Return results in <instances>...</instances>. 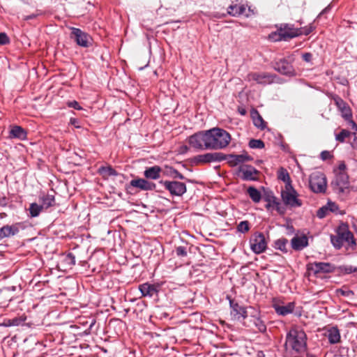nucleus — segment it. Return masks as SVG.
<instances>
[{"label": "nucleus", "mask_w": 357, "mask_h": 357, "mask_svg": "<svg viewBox=\"0 0 357 357\" xmlns=\"http://www.w3.org/2000/svg\"><path fill=\"white\" fill-rule=\"evenodd\" d=\"M230 134L224 129L214 128L198 132L189 137L190 145L199 150H220L226 148L231 142Z\"/></svg>", "instance_id": "1"}, {"label": "nucleus", "mask_w": 357, "mask_h": 357, "mask_svg": "<svg viewBox=\"0 0 357 357\" xmlns=\"http://www.w3.org/2000/svg\"><path fill=\"white\" fill-rule=\"evenodd\" d=\"M307 335L304 331L298 327L294 326L290 328L286 335L284 347H289L296 353H302L307 348Z\"/></svg>", "instance_id": "2"}, {"label": "nucleus", "mask_w": 357, "mask_h": 357, "mask_svg": "<svg viewBox=\"0 0 357 357\" xmlns=\"http://www.w3.org/2000/svg\"><path fill=\"white\" fill-rule=\"evenodd\" d=\"M331 241L337 249H340L342 247L343 242H347L349 245H356L353 234L349 230L347 225L344 224L338 227L336 236H331Z\"/></svg>", "instance_id": "3"}, {"label": "nucleus", "mask_w": 357, "mask_h": 357, "mask_svg": "<svg viewBox=\"0 0 357 357\" xmlns=\"http://www.w3.org/2000/svg\"><path fill=\"white\" fill-rule=\"evenodd\" d=\"M335 178L331 182V186L333 190L341 195H347L349 194V176L347 173H335Z\"/></svg>", "instance_id": "4"}, {"label": "nucleus", "mask_w": 357, "mask_h": 357, "mask_svg": "<svg viewBox=\"0 0 357 357\" xmlns=\"http://www.w3.org/2000/svg\"><path fill=\"white\" fill-rule=\"evenodd\" d=\"M303 32L300 29H296L289 24H285L278 29V32L274 33V36H278L274 38L275 40H288L291 38H295L301 35Z\"/></svg>", "instance_id": "5"}, {"label": "nucleus", "mask_w": 357, "mask_h": 357, "mask_svg": "<svg viewBox=\"0 0 357 357\" xmlns=\"http://www.w3.org/2000/svg\"><path fill=\"white\" fill-rule=\"evenodd\" d=\"M298 192L291 185V188H285L281 192V197L284 204L291 207H300L302 206V201L298 199Z\"/></svg>", "instance_id": "6"}, {"label": "nucleus", "mask_w": 357, "mask_h": 357, "mask_svg": "<svg viewBox=\"0 0 357 357\" xmlns=\"http://www.w3.org/2000/svg\"><path fill=\"white\" fill-rule=\"evenodd\" d=\"M251 250L255 254L264 252L267 248V242L263 233L257 231L254 233L250 239Z\"/></svg>", "instance_id": "7"}, {"label": "nucleus", "mask_w": 357, "mask_h": 357, "mask_svg": "<svg viewBox=\"0 0 357 357\" xmlns=\"http://www.w3.org/2000/svg\"><path fill=\"white\" fill-rule=\"evenodd\" d=\"M70 38L73 39L79 46L89 47L91 45L92 38L90 35L78 28L70 27Z\"/></svg>", "instance_id": "8"}, {"label": "nucleus", "mask_w": 357, "mask_h": 357, "mask_svg": "<svg viewBox=\"0 0 357 357\" xmlns=\"http://www.w3.org/2000/svg\"><path fill=\"white\" fill-rule=\"evenodd\" d=\"M227 158V155L222 153L215 152L197 155L194 158L193 160L196 165H204L213 162H221L226 160Z\"/></svg>", "instance_id": "9"}, {"label": "nucleus", "mask_w": 357, "mask_h": 357, "mask_svg": "<svg viewBox=\"0 0 357 357\" xmlns=\"http://www.w3.org/2000/svg\"><path fill=\"white\" fill-rule=\"evenodd\" d=\"M334 101L338 109L341 112L342 116L349 122L353 129H357L356 123L352 120L351 109L348 104L338 96L334 98Z\"/></svg>", "instance_id": "10"}, {"label": "nucleus", "mask_w": 357, "mask_h": 357, "mask_svg": "<svg viewBox=\"0 0 357 357\" xmlns=\"http://www.w3.org/2000/svg\"><path fill=\"white\" fill-rule=\"evenodd\" d=\"M160 183L163 184L165 189L167 190L172 195L182 196L187 190L185 184L182 182L161 181Z\"/></svg>", "instance_id": "11"}, {"label": "nucleus", "mask_w": 357, "mask_h": 357, "mask_svg": "<svg viewBox=\"0 0 357 357\" xmlns=\"http://www.w3.org/2000/svg\"><path fill=\"white\" fill-rule=\"evenodd\" d=\"M274 68L275 70L284 75H296L295 70L291 63L286 59H282L276 61L274 63Z\"/></svg>", "instance_id": "12"}, {"label": "nucleus", "mask_w": 357, "mask_h": 357, "mask_svg": "<svg viewBox=\"0 0 357 357\" xmlns=\"http://www.w3.org/2000/svg\"><path fill=\"white\" fill-rule=\"evenodd\" d=\"M310 186L316 193L324 192L326 189V179L323 174L315 175L310 180Z\"/></svg>", "instance_id": "13"}, {"label": "nucleus", "mask_w": 357, "mask_h": 357, "mask_svg": "<svg viewBox=\"0 0 357 357\" xmlns=\"http://www.w3.org/2000/svg\"><path fill=\"white\" fill-rule=\"evenodd\" d=\"M247 79L260 84H268L273 82L274 77L268 73H250L247 75Z\"/></svg>", "instance_id": "14"}, {"label": "nucleus", "mask_w": 357, "mask_h": 357, "mask_svg": "<svg viewBox=\"0 0 357 357\" xmlns=\"http://www.w3.org/2000/svg\"><path fill=\"white\" fill-rule=\"evenodd\" d=\"M229 303L231 308V315L234 319L240 321L247 317L248 314L245 307L240 305L238 303H234L232 300H230Z\"/></svg>", "instance_id": "15"}, {"label": "nucleus", "mask_w": 357, "mask_h": 357, "mask_svg": "<svg viewBox=\"0 0 357 357\" xmlns=\"http://www.w3.org/2000/svg\"><path fill=\"white\" fill-rule=\"evenodd\" d=\"M10 139H17L24 140L27 138V132L22 126L11 125L10 126L9 136Z\"/></svg>", "instance_id": "16"}, {"label": "nucleus", "mask_w": 357, "mask_h": 357, "mask_svg": "<svg viewBox=\"0 0 357 357\" xmlns=\"http://www.w3.org/2000/svg\"><path fill=\"white\" fill-rule=\"evenodd\" d=\"M227 158L226 160H228V163L231 167H234L240 163L252 160V157L248 155L246 153L240 155L230 154L227 155Z\"/></svg>", "instance_id": "17"}, {"label": "nucleus", "mask_w": 357, "mask_h": 357, "mask_svg": "<svg viewBox=\"0 0 357 357\" xmlns=\"http://www.w3.org/2000/svg\"><path fill=\"white\" fill-rule=\"evenodd\" d=\"M130 185L142 190H152L155 188V184L144 178L133 179L130 182Z\"/></svg>", "instance_id": "18"}, {"label": "nucleus", "mask_w": 357, "mask_h": 357, "mask_svg": "<svg viewBox=\"0 0 357 357\" xmlns=\"http://www.w3.org/2000/svg\"><path fill=\"white\" fill-rule=\"evenodd\" d=\"M20 225V223H17L12 225H7L0 228V239L15 236L18 234Z\"/></svg>", "instance_id": "19"}, {"label": "nucleus", "mask_w": 357, "mask_h": 357, "mask_svg": "<svg viewBox=\"0 0 357 357\" xmlns=\"http://www.w3.org/2000/svg\"><path fill=\"white\" fill-rule=\"evenodd\" d=\"M310 269L317 274L319 273H331L334 271L335 268L330 263L314 262L311 265Z\"/></svg>", "instance_id": "20"}, {"label": "nucleus", "mask_w": 357, "mask_h": 357, "mask_svg": "<svg viewBox=\"0 0 357 357\" xmlns=\"http://www.w3.org/2000/svg\"><path fill=\"white\" fill-rule=\"evenodd\" d=\"M273 307L278 314L286 316L294 312L295 308V303L290 302L285 305H281L277 303H274Z\"/></svg>", "instance_id": "21"}, {"label": "nucleus", "mask_w": 357, "mask_h": 357, "mask_svg": "<svg viewBox=\"0 0 357 357\" xmlns=\"http://www.w3.org/2000/svg\"><path fill=\"white\" fill-rule=\"evenodd\" d=\"M240 172L243 173V178L244 180L255 181L257 179L259 172L253 167H241Z\"/></svg>", "instance_id": "22"}, {"label": "nucleus", "mask_w": 357, "mask_h": 357, "mask_svg": "<svg viewBox=\"0 0 357 357\" xmlns=\"http://www.w3.org/2000/svg\"><path fill=\"white\" fill-rule=\"evenodd\" d=\"M291 247L295 250H301L308 245V239L306 236H295L291 241Z\"/></svg>", "instance_id": "23"}, {"label": "nucleus", "mask_w": 357, "mask_h": 357, "mask_svg": "<svg viewBox=\"0 0 357 357\" xmlns=\"http://www.w3.org/2000/svg\"><path fill=\"white\" fill-rule=\"evenodd\" d=\"M139 289L141 291L142 296L152 297L158 293L157 286L155 284H150L149 283H144L139 286Z\"/></svg>", "instance_id": "24"}, {"label": "nucleus", "mask_w": 357, "mask_h": 357, "mask_svg": "<svg viewBox=\"0 0 357 357\" xmlns=\"http://www.w3.org/2000/svg\"><path fill=\"white\" fill-rule=\"evenodd\" d=\"M161 172L162 169L159 166L155 165L147 168L144 171V175L146 178L155 180L160 178Z\"/></svg>", "instance_id": "25"}, {"label": "nucleus", "mask_w": 357, "mask_h": 357, "mask_svg": "<svg viewBox=\"0 0 357 357\" xmlns=\"http://www.w3.org/2000/svg\"><path fill=\"white\" fill-rule=\"evenodd\" d=\"M327 337L331 344H334L340 342L341 336L337 327H331L327 331Z\"/></svg>", "instance_id": "26"}, {"label": "nucleus", "mask_w": 357, "mask_h": 357, "mask_svg": "<svg viewBox=\"0 0 357 357\" xmlns=\"http://www.w3.org/2000/svg\"><path fill=\"white\" fill-rule=\"evenodd\" d=\"M245 10L246 6L244 4L231 5L228 7L227 14L234 17H237L245 14Z\"/></svg>", "instance_id": "27"}, {"label": "nucleus", "mask_w": 357, "mask_h": 357, "mask_svg": "<svg viewBox=\"0 0 357 357\" xmlns=\"http://www.w3.org/2000/svg\"><path fill=\"white\" fill-rule=\"evenodd\" d=\"M278 178L285 183V188H291V179L287 169L283 167L280 168L278 170Z\"/></svg>", "instance_id": "28"}, {"label": "nucleus", "mask_w": 357, "mask_h": 357, "mask_svg": "<svg viewBox=\"0 0 357 357\" xmlns=\"http://www.w3.org/2000/svg\"><path fill=\"white\" fill-rule=\"evenodd\" d=\"M248 194L250 199L255 203L260 202L261 199V192L255 187L250 186L247 190Z\"/></svg>", "instance_id": "29"}, {"label": "nucleus", "mask_w": 357, "mask_h": 357, "mask_svg": "<svg viewBox=\"0 0 357 357\" xmlns=\"http://www.w3.org/2000/svg\"><path fill=\"white\" fill-rule=\"evenodd\" d=\"M252 116L254 125L256 127L260 129H264L266 127V122L264 121L257 111H255V112L252 114Z\"/></svg>", "instance_id": "30"}, {"label": "nucleus", "mask_w": 357, "mask_h": 357, "mask_svg": "<svg viewBox=\"0 0 357 357\" xmlns=\"http://www.w3.org/2000/svg\"><path fill=\"white\" fill-rule=\"evenodd\" d=\"M41 199V204L40 206H43V208H48L55 204V199L53 195H45L40 198Z\"/></svg>", "instance_id": "31"}, {"label": "nucleus", "mask_w": 357, "mask_h": 357, "mask_svg": "<svg viewBox=\"0 0 357 357\" xmlns=\"http://www.w3.org/2000/svg\"><path fill=\"white\" fill-rule=\"evenodd\" d=\"M164 174L169 175L174 178L185 179L184 176L178 172L176 169L172 167H166L165 170L163 172Z\"/></svg>", "instance_id": "32"}, {"label": "nucleus", "mask_w": 357, "mask_h": 357, "mask_svg": "<svg viewBox=\"0 0 357 357\" xmlns=\"http://www.w3.org/2000/svg\"><path fill=\"white\" fill-rule=\"evenodd\" d=\"M99 172L104 176L108 177L110 176H117L118 172L113 169L111 166L101 167L99 169Z\"/></svg>", "instance_id": "33"}, {"label": "nucleus", "mask_w": 357, "mask_h": 357, "mask_svg": "<svg viewBox=\"0 0 357 357\" xmlns=\"http://www.w3.org/2000/svg\"><path fill=\"white\" fill-rule=\"evenodd\" d=\"M287 243H288V241L287 238H282L278 239L277 241H275L274 247L277 250H280L284 252H287V250L286 245H287Z\"/></svg>", "instance_id": "34"}, {"label": "nucleus", "mask_w": 357, "mask_h": 357, "mask_svg": "<svg viewBox=\"0 0 357 357\" xmlns=\"http://www.w3.org/2000/svg\"><path fill=\"white\" fill-rule=\"evenodd\" d=\"M29 210L31 217H37L43 210V206L36 203H32L30 204Z\"/></svg>", "instance_id": "35"}, {"label": "nucleus", "mask_w": 357, "mask_h": 357, "mask_svg": "<svg viewBox=\"0 0 357 357\" xmlns=\"http://www.w3.org/2000/svg\"><path fill=\"white\" fill-rule=\"evenodd\" d=\"M63 263L65 264L69 268H72L75 264V257L72 252H69L66 255L63 259Z\"/></svg>", "instance_id": "36"}, {"label": "nucleus", "mask_w": 357, "mask_h": 357, "mask_svg": "<svg viewBox=\"0 0 357 357\" xmlns=\"http://www.w3.org/2000/svg\"><path fill=\"white\" fill-rule=\"evenodd\" d=\"M351 135V132L347 130L342 129L340 133L335 135V139L339 142H344L346 138Z\"/></svg>", "instance_id": "37"}, {"label": "nucleus", "mask_w": 357, "mask_h": 357, "mask_svg": "<svg viewBox=\"0 0 357 357\" xmlns=\"http://www.w3.org/2000/svg\"><path fill=\"white\" fill-rule=\"evenodd\" d=\"M249 146L252 149H262L264 147V142L261 139H252L249 142Z\"/></svg>", "instance_id": "38"}, {"label": "nucleus", "mask_w": 357, "mask_h": 357, "mask_svg": "<svg viewBox=\"0 0 357 357\" xmlns=\"http://www.w3.org/2000/svg\"><path fill=\"white\" fill-rule=\"evenodd\" d=\"M237 229L241 233H246L250 230V223L248 220L241 221L237 226Z\"/></svg>", "instance_id": "39"}, {"label": "nucleus", "mask_w": 357, "mask_h": 357, "mask_svg": "<svg viewBox=\"0 0 357 357\" xmlns=\"http://www.w3.org/2000/svg\"><path fill=\"white\" fill-rule=\"evenodd\" d=\"M265 200L268 202L266 208H269L272 205H275L278 201V199L271 192L268 193L265 197Z\"/></svg>", "instance_id": "40"}, {"label": "nucleus", "mask_w": 357, "mask_h": 357, "mask_svg": "<svg viewBox=\"0 0 357 357\" xmlns=\"http://www.w3.org/2000/svg\"><path fill=\"white\" fill-rule=\"evenodd\" d=\"M254 324L259 332L264 333L266 331V326L260 318L255 319Z\"/></svg>", "instance_id": "41"}, {"label": "nucleus", "mask_w": 357, "mask_h": 357, "mask_svg": "<svg viewBox=\"0 0 357 357\" xmlns=\"http://www.w3.org/2000/svg\"><path fill=\"white\" fill-rule=\"evenodd\" d=\"M329 213L330 212L328 211L327 206L325 205V206H323L322 207H321L320 208H319V210L317 211V216L319 218L322 219V218L326 217L329 214Z\"/></svg>", "instance_id": "42"}, {"label": "nucleus", "mask_w": 357, "mask_h": 357, "mask_svg": "<svg viewBox=\"0 0 357 357\" xmlns=\"http://www.w3.org/2000/svg\"><path fill=\"white\" fill-rule=\"evenodd\" d=\"M25 318H22V317H19V318H13L12 319H9L8 320V326H19V325H21L24 323V321H25Z\"/></svg>", "instance_id": "43"}, {"label": "nucleus", "mask_w": 357, "mask_h": 357, "mask_svg": "<svg viewBox=\"0 0 357 357\" xmlns=\"http://www.w3.org/2000/svg\"><path fill=\"white\" fill-rule=\"evenodd\" d=\"M337 293L338 295L349 298L352 297L354 295V291L349 289H340L337 290Z\"/></svg>", "instance_id": "44"}, {"label": "nucleus", "mask_w": 357, "mask_h": 357, "mask_svg": "<svg viewBox=\"0 0 357 357\" xmlns=\"http://www.w3.org/2000/svg\"><path fill=\"white\" fill-rule=\"evenodd\" d=\"M176 253L178 257H186L187 251L186 248L183 246H178L176 248Z\"/></svg>", "instance_id": "45"}, {"label": "nucleus", "mask_w": 357, "mask_h": 357, "mask_svg": "<svg viewBox=\"0 0 357 357\" xmlns=\"http://www.w3.org/2000/svg\"><path fill=\"white\" fill-rule=\"evenodd\" d=\"M329 212L336 213L338 210V206L332 202H328L326 204Z\"/></svg>", "instance_id": "46"}, {"label": "nucleus", "mask_w": 357, "mask_h": 357, "mask_svg": "<svg viewBox=\"0 0 357 357\" xmlns=\"http://www.w3.org/2000/svg\"><path fill=\"white\" fill-rule=\"evenodd\" d=\"M10 40L6 33H0V45H6L9 43Z\"/></svg>", "instance_id": "47"}, {"label": "nucleus", "mask_w": 357, "mask_h": 357, "mask_svg": "<svg viewBox=\"0 0 357 357\" xmlns=\"http://www.w3.org/2000/svg\"><path fill=\"white\" fill-rule=\"evenodd\" d=\"M347 166L344 162H341L339 164L338 168L335 170V173H347L346 172Z\"/></svg>", "instance_id": "48"}, {"label": "nucleus", "mask_w": 357, "mask_h": 357, "mask_svg": "<svg viewBox=\"0 0 357 357\" xmlns=\"http://www.w3.org/2000/svg\"><path fill=\"white\" fill-rule=\"evenodd\" d=\"M67 105L69 107H72L77 110L82 109V107L79 106V102H77L76 100L70 101L67 103Z\"/></svg>", "instance_id": "49"}, {"label": "nucleus", "mask_w": 357, "mask_h": 357, "mask_svg": "<svg viewBox=\"0 0 357 357\" xmlns=\"http://www.w3.org/2000/svg\"><path fill=\"white\" fill-rule=\"evenodd\" d=\"M333 157V155L331 154V153L328 151H324L321 153V158L323 160H326L328 159H330Z\"/></svg>", "instance_id": "50"}, {"label": "nucleus", "mask_w": 357, "mask_h": 357, "mask_svg": "<svg viewBox=\"0 0 357 357\" xmlns=\"http://www.w3.org/2000/svg\"><path fill=\"white\" fill-rule=\"evenodd\" d=\"M274 206H275V209L278 211L279 213H284L285 208L283 206H282L281 204L279 202H278Z\"/></svg>", "instance_id": "51"}, {"label": "nucleus", "mask_w": 357, "mask_h": 357, "mask_svg": "<svg viewBox=\"0 0 357 357\" xmlns=\"http://www.w3.org/2000/svg\"><path fill=\"white\" fill-rule=\"evenodd\" d=\"M303 59L306 62H310L312 58V54L310 52H305L302 55Z\"/></svg>", "instance_id": "52"}, {"label": "nucleus", "mask_w": 357, "mask_h": 357, "mask_svg": "<svg viewBox=\"0 0 357 357\" xmlns=\"http://www.w3.org/2000/svg\"><path fill=\"white\" fill-rule=\"evenodd\" d=\"M344 271L347 273H351L357 271V268L355 267H353L352 266H349L344 267Z\"/></svg>", "instance_id": "53"}, {"label": "nucleus", "mask_w": 357, "mask_h": 357, "mask_svg": "<svg viewBox=\"0 0 357 357\" xmlns=\"http://www.w3.org/2000/svg\"><path fill=\"white\" fill-rule=\"evenodd\" d=\"M354 137L351 142V146L354 149H357V133H354Z\"/></svg>", "instance_id": "54"}, {"label": "nucleus", "mask_w": 357, "mask_h": 357, "mask_svg": "<svg viewBox=\"0 0 357 357\" xmlns=\"http://www.w3.org/2000/svg\"><path fill=\"white\" fill-rule=\"evenodd\" d=\"M257 357H265V354L262 351H259L257 352Z\"/></svg>", "instance_id": "55"}, {"label": "nucleus", "mask_w": 357, "mask_h": 357, "mask_svg": "<svg viewBox=\"0 0 357 357\" xmlns=\"http://www.w3.org/2000/svg\"><path fill=\"white\" fill-rule=\"evenodd\" d=\"M35 17H36V15H32L26 16L24 20H28L33 19V18H35Z\"/></svg>", "instance_id": "56"}, {"label": "nucleus", "mask_w": 357, "mask_h": 357, "mask_svg": "<svg viewBox=\"0 0 357 357\" xmlns=\"http://www.w3.org/2000/svg\"><path fill=\"white\" fill-rule=\"evenodd\" d=\"M306 357H316V356L314 354H307Z\"/></svg>", "instance_id": "57"}, {"label": "nucleus", "mask_w": 357, "mask_h": 357, "mask_svg": "<svg viewBox=\"0 0 357 357\" xmlns=\"http://www.w3.org/2000/svg\"><path fill=\"white\" fill-rule=\"evenodd\" d=\"M245 17H248L250 16V15H249V14H248V13H245Z\"/></svg>", "instance_id": "58"}]
</instances>
